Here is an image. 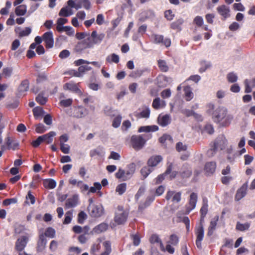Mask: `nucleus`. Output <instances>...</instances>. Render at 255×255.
Listing matches in <instances>:
<instances>
[{
	"mask_svg": "<svg viewBox=\"0 0 255 255\" xmlns=\"http://www.w3.org/2000/svg\"><path fill=\"white\" fill-rule=\"evenodd\" d=\"M33 113L35 118L37 119L43 115L44 111L41 107H36L33 109Z\"/></svg>",
	"mask_w": 255,
	"mask_h": 255,
	"instance_id": "50",
	"label": "nucleus"
},
{
	"mask_svg": "<svg viewBox=\"0 0 255 255\" xmlns=\"http://www.w3.org/2000/svg\"><path fill=\"white\" fill-rule=\"evenodd\" d=\"M166 105L165 102L163 100H161L159 98H155L152 103V107L155 109H159L164 108Z\"/></svg>",
	"mask_w": 255,
	"mask_h": 255,
	"instance_id": "28",
	"label": "nucleus"
},
{
	"mask_svg": "<svg viewBox=\"0 0 255 255\" xmlns=\"http://www.w3.org/2000/svg\"><path fill=\"white\" fill-rule=\"evenodd\" d=\"M63 88L64 90H68L75 93L78 95H82V91L79 89L78 85L75 83L72 82L66 83L64 85Z\"/></svg>",
	"mask_w": 255,
	"mask_h": 255,
	"instance_id": "16",
	"label": "nucleus"
},
{
	"mask_svg": "<svg viewBox=\"0 0 255 255\" xmlns=\"http://www.w3.org/2000/svg\"><path fill=\"white\" fill-rule=\"evenodd\" d=\"M227 78L229 82L235 83L238 80V77L236 73L230 72L227 74Z\"/></svg>",
	"mask_w": 255,
	"mask_h": 255,
	"instance_id": "48",
	"label": "nucleus"
},
{
	"mask_svg": "<svg viewBox=\"0 0 255 255\" xmlns=\"http://www.w3.org/2000/svg\"><path fill=\"white\" fill-rule=\"evenodd\" d=\"M211 65L210 63L207 62H202L201 63V67L199 69V72L200 73L204 72L206 70L209 69L211 67Z\"/></svg>",
	"mask_w": 255,
	"mask_h": 255,
	"instance_id": "58",
	"label": "nucleus"
},
{
	"mask_svg": "<svg viewBox=\"0 0 255 255\" xmlns=\"http://www.w3.org/2000/svg\"><path fill=\"white\" fill-rule=\"evenodd\" d=\"M171 122V117L168 115H160L158 118V123L162 127H165Z\"/></svg>",
	"mask_w": 255,
	"mask_h": 255,
	"instance_id": "19",
	"label": "nucleus"
},
{
	"mask_svg": "<svg viewBox=\"0 0 255 255\" xmlns=\"http://www.w3.org/2000/svg\"><path fill=\"white\" fill-rule=\"evenodd\" d=\"M56 132L55 131H50L47 134L42 135V139L45 141L47 143L49 144L52 142L53 140V137L56 135Z\"/></svg>",
	"mask_w": 255,
	"mask_h": 255,
	"instance_id": "38",
	"label": "nucleus"
},
{
	"mask_svg": "<svg viewBox=\"0 0 255 255\" xmlns=\"http://www.w3.org/2000/svg\"><path fill=\"white\" fill-rule=\"evenodd\" d=\"M158 130V126L156 125H152V126H146L140 127L138 129V131L139 132H154L157 131Z\"/></svg>",
	"mask_w": 255,
	"mask_h": 255,
	"instance_id": "23",
	"label": "nucleus"
},
{
	"mask_svg": "<svg viewBox=\"0 0 255 255\" xmlns=\"http://www.w3.org/2000/svg\"><path fill=\"white\" fill-rule=\"evenodd\" d=\"M43 184L45 188L53 189L56 187L57 184L54 180L48 179L44 181Z\"/></svg>",
	"mask_w": 255,
	"mask_h": 255,
	"instance_id": "39",
	"label": "nucleus"
},
{
	"mask_svg": "<svg viewBox=\"0 0 255 255\" xmlns=\"http://www.w3.org/2000/svg\"><path fill=\"white\" fill-rule=\"evenodd\" d=\"M46 128L42 124H39L36 126L35 131L37 133H42L46 131Z\"/></svg>",
	"mask_w": 255,
	"mask_h": 255,
	"instance_id": "60",
	"label": "nucleus"
},
{
	"mask_svg": "<svg viewBox=\"0 0 255 255\" xmlns=\"http://www.w3.org/2000/svg\"><path fill=\"white\" fill-rule=\"evenodd\" d=\"M217 10L219 14L223 16L224 19H226L230 16V9L229 6L225 4L218 6Z\"/></svg>",
	"mask_w": 255,
	"mask_h": 255,
	"instance_id": "12",
	"label": "nucleus"
},
{
	"mask_svg": "<svg viewBox=\"0 0 255 255\" xmlns=\"http://www.w3.org/2000/svg\"><path fill=\"white\" fill-rule=\"evenodd\" d=\"M31 30L29 27H26L24 29H22L20 27H17L15 29V32L21 37L28 35L31 33Z\"/></svg>",
	"mask_w": 255,
	"mask_h": 255,
	"instance_id": "34",
	"label": "nucleus"
},
{
	"mask_svg": "<svg viewBox=\"0 0 255 255\" xmlns=\"http://www.w3.org/2000/svg\"><path fill=\"white\" fill-rule=\"evenodd\" d=\"M172 137L168 134H164L159 138V141L160 143L163 144H167L168 142H172Z\"/></svg>",
	"mask_w": 255,
	"mask_h": 255,
	"instance_id": "42",
	"label": "nucleus"
},
{
	"mask_svg": "<svg viewBox=\"0 0 255 255\" xmlns=\"http://www.w3.org/2000/svg\"><path fill=\"white\" fill-rule=\"evenodd\" d=\"M43 40L45 43L46 48H51L54 45V38L52 31H49L44 33Z\"/></svg>",
	"mask_w": 255,
	"mask_h": 255,
	"instance_id": "10",
	"label": "nucleus"
},
{
	"mask_svg": "<svg viewBox=\"0 0 255 255\" xmlns=\"http://www.w3.org/2000/svg\"><path fill=\"white\" fill-rule=\"evenodd\" d=\"M247 186L244 185L238 190L236 195V199L238 201L242 199L247 193Z\"/></svg>",
	"mask_w": 255,
	"mask_h": 255,
	"instance_id": "27",
	"label": "nucleus"
},
{
	"mask_svg": "<svg viewBox=\"0 0 255 255\" xmlns=\"http://www.w3.org/2000/svg\"><path fill=\"white\" fill-rule=\"evenodd\" d=\"M227 111L228 110L226 108L223 106L218 107L216 109L214 112L213 116H212L214 122L217 124Z\"/></svg>",
	"mask_w": 255,
	"mask_h": 255,
	"instance_id": "9",
	"label": "nucleus"
},
{
	"mask_svg": "<svg viewBox=\"0 0 255 255\" xmlns=\"http://www.w3.org/2000/svg\"><path fill=\"white\" fill-rule=\"evenodd\" d=\"M45 235L47 237L53 238L55 236V230L51 227H48L45 231Z\"/></svg>",
	"mask_w": 255,
	"mask_h": 255,
	"instance_id": "54",
	"label": "nucleus"
},
{
	"mask_svg": "<svg viewBox=\"0 0 255 255\" xmlns=\"http://www.w3.org/2000/svg\"><path fill=\"white\" fill-rule=\"evenodd\" d=\"M88 113V109L82 106H75L72 109L71 116L77 119L84 118Z\"/></svg>",
	"mask_w": 255,
	"mask_h": 255,
	"instance_id": "5",
	"label": "nucleus"
},
{
	"mask_svg": "<svg viewBox=\"0 0 255 255\" xmlns=\"http://www.w3.org/2000/svg\"><path fill=\"white\" fill-rule=\"evenodd\" d=\"M102 188L101 184L99 182H95L94 184V186L91 187V188H89V193H95L97 191H99L101 190Z\"/></svg>",
	"mask_w": 255,
	"mask_h": 255,
	"instance_id": "53",
	"label": "nucleus"
},
{
	"mask_svg": "<svg viewBox=\"0 0 255 255\" xmlns=\"http://www.w3.org/2000/svg\"><path fill=\"white\" fill-rule=\"evenodd\" d=\"M197 195L195 193H192L190 196L189 205L187 207L186 212L188 214L195 209L197 201Z\"/></svg>",
	"mask_w": 255,
	"mask_h": 255,
	"instance_id": "11",
	"label": "nucleus"
},
{
	"mask_svg": "<svg viewBox=\"0 0 255 255\" xmlns=\"http://www.w3.org/2000/svg\"><path fill=\"white\" fill-rule=\"evenodd\" d=\"M146 140L142 135H134L131 137L132 147L136 150L141 149L144 145Z\"/></svg>",
	"mask_w": 255,
	"mask_h": 255,
	"instance_id": "4",
	"label": "nucleus"
},
{
	"mask_svg": "<svg viewBox=\"0 0 255 255\" xmlns=\"http://www.w3.org/2000/svg\"><path fill=\"white\" fill-rule=\"evenodd\" d=\"M105 36L104 33L98 34L96 30H94L91 33V35L87 37L85 41H82L77 44L76 49L77 50H82L86 48L92 47L95 44H100Z\"/></svg>",
	"mask_w": 255,
	"mask_h": 255,
	"instance_id": "1",
	"label": "nucleus"
},
{
	"mask_svg": "<svg viewBox=\"0 0 255 255\" xmlns=\"http://www.w3.org/2000/svg\"><path fill=\"white\" fill-rule=\"evenodd\" d=\"M182 113L187 117L193 116L194 117L197 118L198 120H200V121L202 120V118L201 115H199L195 113L192 110H187V109L183 110Z\"/></svg>",
	"mask_w": 255,
	"mask_h": 255,
	"instance_id": "40",
	"label": "nucleus"
},
{
	"mask_svg": "<svg viewBox=\"0 0 255 255\" xmlns=\"http://www.w3.org/2000/svg\"><path fill=\"white\" fill-rule=\"evenodd\" d=\"M72 218V212L69 211L66 212L65 214V219L63 222V224H69L71 221Z\"/></svg>",
	"mask_w": 255,
	"mask_h": 255,
	"instance_id": "59",
	"label": "nucleus"
},
{
	"mask_svg": "<svg viewBox=\"0 0 255 255\" xmlns=\"http://www.w3.org/2000/svg\"><path fill=\"white\" fill-rule=\"evenodd\" d=\"M184 20L182 18H179L175 21L171 23L170 27L173 29L181 30V26L183 24Z\"/></svg>",
	"mask_w": 255,
	"mask_h": 255,
	"instance_id": "41",
	"label": "nucleus"
},
{
	"mask_svg": "<svg viewBox=\"0 0 255 255\" xmlns=\"http://www.w3.org/2000/svg\"><path fill=\"white\" fill-rule=\"evenodd\" d=\"M151 38L152 41L155 43H160L163 41V36L161 35L152 34Z\"/></svg>",
	"mask_w": 255,
	"mask_h": 255,
	"instance_id": "55",
	"label": "nucleus"
},
{
	"mask_svg": "<svg viewBox=\"0 0 255 255\" xmlns=\"http://www.w3.org/2000/svg\"><path fill=\"white\" fill-rule=\"evenodd\" d=\"M196 235V245L198 248H202V241L204 236V230L203 225L200 224L199 227H197L195 231Z\"/></svg>",
	"mask_w": 255,
	"mask_h": 255,
	"instance_id": "7",
	"label": "nucleus"
},
{
	"mask_svg": "<svg viewBox=\"0 0 255 255\" xmlns=\"http://www.w3.org/2000/svg\"><path fill=\"white\" fill-rule=\"evenodd\" d=\"M105 251L100 255H109L111 252V243L109 241H105L103 243Z\"/></svg>",
	"mask_w": 255,
	"mask_h": 255,
	"instance_id": "45",
	"label": "nucleus"
},
{
	"mask_svg": "<svg viewBox=\"0 0 255 255\" xmlns=\"http://www.w3.org/2000/svg\"><path fill=\"white\" fill-rule=\"evenodd\" d=\"M162 157L160 155H154L150 157L147 161V164L151 168L156 167L161 161Z\"/></svg>",
	"mask_w": 255,
	"mask_h": 255,
	"instance_id": "15",
	"label": "nucleus"
},
{
	"mask_svg": "<svg viewBox=\"0 0 255 255\" xmlns=\"http://www.w3.org/2000/svg\"><path fill=\"white\" fill-rule=\"evenodd\" d=\"M158 65L160 70L162 72H167L168 70V66L166 61L163 60H159Z\"/></svg>",
	"mask_w": 255,
	"mask_h": 255,
	"instance_id": "47",
	"label": "nucleus"
},
{
	"mask_svg": "<svg viewBox=\"0 0 255 255\" xmlns=\"http://www.w3.org/2000/svg\"><path fill=\"white\" fill-rule=\"evenodd\" d=\"M250 224L249 223L241 224L238 222L236 225V229L240 231H244L249 229Z\"/></svg>",
	"mask_w": 255,
	"mask_h": 255,
	"instance_id": "49",
	"label": "nucleus"
},
{
	"mask_svg": "<svg viewBox=\"0 0 255 255\" xmlns=\"http://www.w3.org/2000/svg\"><path fill=\"white\" fill-rule=\"evenodd\" d=\"M218 220H219V217L215 216L211 221L210 225L208 227V233H207L208 236H211L213 234L214 231L216 229V227Z\"/></svg>",
	"mask_w": 255,
	"mask_h": 255,
	"instance_id": "22",
	"label": "nucleus"
},
{
	"mask_svg": "<svg viewBox=\"0 0 255 255\" xmlns=\"http://www.w3.org/2000/svg\"><path fill=\"white\" fill-rule=\"evenodd\" d=\"M120 61L119 55L115 53H113L108 55L106 58V62L108 63H118Z\"/></svg>",
	"mask_w": 255,
	"mask_h": 255,
	"instance_id": "30",
	"label": "nucleus"
},
{
	"mask_svg": "<svg viewBox=\"0 0 255 255\" xmlns=\"http://www.w3.org/2000/svg\"><path fill=\"white\" fill-rule=\"evenodd\" d=\"M73 14L72 9L68 6L62 7L59 11V15L61 16L67 17Z\"/></svg>",
	"mask_w": 255,
	"mask_h": 255,
	"instance_id": "31",
	"label": "nucleus"
},
{
	"mask_svg": "<svg viewBox=\"0 0 255 255\" xmlns=\"http://www.w3.org/2000/svg\"><path fill=\"white\" fill-rule=\"evenodd\" d=\"M27 11V6L25 4L17 6L15 9V12L17 16L24 15Z\"/></svg>",
	"mask_w": 255,
	"mask_h": 255,
	"instance_id": "32",
	"label": "nucleus"
},
{
	"mask_svg": "<svg viewBox=\"0 0 255 255\" xmlns=\"http://www.w3.org/2000/svg\"><path fill=\"white\" fill-rule=\"evenodd\" d=\"M150 242L151 244H156L160 248L161 251H164L165 248L159 237L156 235H153L150 238Z\"/></svg>",
	"mask_w": 255,
	"mask_h": 255,
	"instance_id": "21",
	"label": "nucleus"
},
{
	"mask_svg": "<svg viewBox=\"0 0 255 255\" xmlns=\"http://www.w3.org/2000/svg\"><path fill=\"white\" fill-rule=\"evenodd\" d=\"M127 184L125 183L120 184L117 186L116 189V191L119 195H123L126 191Z\"/></svg>",
	"mask_w": 255,
	"mask_h": 255,
	"instance_id": "46",
	"label": "nucleus"
},
{
	"mask_svg": "<svg viewBox=\"0 0 255 255\" xmlns=\"http://www.w3.org/2000/svg\"><path fill=\"white\" fill-rule=\"evenodd\" d=\"M208 211V205L207 204H204L203 206L202 207L200 212L201 214V221H202L204 220V218L205 216H206V214L207 213Z\"/></svg>",
	"mask_w": 255,
	"mask_h": 255,
	"instance_id": "63",
	"label": "nucleus"
},
{
	"mask_svg": "<svg viewBox=\"0 0 255 255\" xmlns=\"http://www.w3.org/2000/svg\"><path fill=\"white\" fill-rule=\"evenodd\" d=\"M215 105L213 103H209L206 106L207 113L213 116V114L216 109H215Z\"/></svg>",
	"mask_w": 255,
	"mask_h": 255,
	"instance_id": "61",
	"label": "nucleus"
},
{
	"mask_svg": "<svg viewBox=\"0 0 255 255\" xmlns=\"http://www.w3.org/2000/svg\"><path fill=\"white\" fill-rule=\"evenodd\" d=\"M184 91L185 100L187 101H190L194 97L191 88L189 86H186L184 88Z\"/></svg>",
	"mask_w": 255,
	"mask_h": 255,
	"instance_id": "33",
	"label": "nucleus"
},
{
	"mask_svg": "<svg viewBox=\"0 0 255 255\" xmlns=\"http://www.w3.org/2000/svg\"><path fill=\"white\" fill-rule=\"evenodd\" d=\"M105 114L111 117H115L118 114V111L110 107H106L104 109Z\"/></svg>",
	"mask_w": 255,
	"mask_h": 255,
	"instance_id": "43",
	"label": "nucleus"
},
{
	"mask_svg": "<svg viewBox=\"0 0 255 255\" xmlns=\"http://www.w3.org/2000/svg\"><path fill=\"white\" fill-rule=\"evenodd\" d=\"M89 213L93 217H99L104 214V208L101 205H89Z\"/></svg>",
	"mask_w": 255,
	"mask_h": 255,
	"instance_id": "6",
	"label": "nucleus"
},
{
	"mask_svg": "<svg viewBox=\"0 0 255 255\" xmlns=\"http://www.w3.org/2000/svg\"><path fill=\"white\" fill-rule=\"evenodd\" d=\"M171 170V165H170L164 174L158 175L157 177L155 179V184H159L161 182H162V181L164 179L165 176L169 174Z\"/></svg>",
	"mask_w": 255,
	"mask_h": 255,
	"instance_id": "36",
	"label": "nucleus"
},
{
	"mask_svg": "<svg viewBox=\"0 0 255 255\" xmlns=\"http://www.w3.org/2000/svg\"><path fill=\"white\" fill-rule=\"evenodd\" d=\"M216 164L215 162H209L206 163L204 170L208 175L213 174L216 169Z\"/></svg>",
	"mask_w": 255,
	"mask_h": 255,
	"instance_id": "24",
	"label": "nucleus"
},
{
	"mask_svg": "<svg viewBox=\"0 0 255 255\" xmlns=\"http://www.w3.org/2000/svg\"><path fill=\"white\" fill-rule=\"evenodd\" d=\"M135 168L136 166L135 164L133 163L128 164L126 170L120 168L116 173V177L118 179H121L123 181L128 180L131 178L134 174Z\"/></svg>",
	"mask_w": 255,
	"mask_h": 255,
	"instance_id": "2",
	"label": "nucleus"
},
{
	"mask_svg": "<svg viewBox=\"0 0 255 255\" xmlns=\"http://www.w3.org/2000/svg\"><path fill=\"white\" fill-rule=\"evenodd\" d=\"M150 111L148 108L143 109L140 113L138 114V118H148L150 115Z\"/></svg>",
	"mask_w": 255,
	"mask_h": 255,
	"instance_id": "52",
	"label": "nucleus"
},
{
	"mask_svg": "<svg viewBox=\"0 0 255 255\" xmlns=\"http://www.w3.org/2000/svg\"><path fill=\"white\" fill-rule=\"evenodd\" d=\"M108 226L106 223H101L99 225L96 226L92 231L91 233L94 234H100L103 232L106 231L108 229Z\"/></svg>",
	"mask_w": 255,
	"mask_h": 255,
	"instance_id": "25",
	"label": "nucleus"
},
{
	"mask_svg": "<svg viewBox=\"0 0 255 255\" xmlns=\"http://www.w3.org/2000/svg\"><path fill=\"white\" fill-rule=\"evenodd\" d=\"M233 119V115L229 114L228 111L217 124H218L220 127H228L231 124Z\"/></svg>",
	"mask_w": 255,
	"mask_h": 255,
	"instance_id": "8",
	"label": "nucleus"
},
{
	"mask_svg": "<svg viewBox=\"0 0 255 255\" xmlns=\"http://www.w3.org/2000/svg\"><path fill=\"white\" fill-rule=\"evenodd\" d=\"M245 85V93H250L255 88V78L245 79L244 82Z\"/></svg>",
	"mask_w": 255,
	"mask_h": 255,
	"instance_id": "14",
	"label": "nucleus"
},
{
	"mask_svg": "<svg viewBox=\"0 0 255 255\" xmlns=\"http://www.w3.org/2000/svg\"><path fill=\"white\" fill-rule=\"evenodd\" d=\"M78 201L79 195L78 194H74L66 200L65 207L66 208L74 207L78 205Z\"/></svg>",
	"mask_w": 255,
	"mask_h": 255,
	"instance_id": "18",
	"label": "nucleus"
},
{
	"mask_svg": "<svg viewBox=\"0 0 255 255\" xmlns=\"http://www.w3.org/2000/svg\"><path fill=\"white\" fill-rule=\"evenodd\" d=\"M100 248L101 246L99 244H93L91 248V253L93 255H98V253Z\"/></svg>",
	"mask_w": 255,
	"mask_h": 255,
	"instance_id": "57",
	"label": "nucleus"
},
{
	"mask_svg": "<svg viewBox=\"0 0 255 255\" xmlns=\"http://www.w3.org/2000/svg\"><path fill=\"white\" fill-rule=\"evenodd\" d=\"M56 29L59 32L65 31L69 35H72L74 34V31L72 27L69 26H56Z\"/></svg>",
	"mask_w": 255,
	"mask_h": 255,
	"instance_id": "29",
	"label": "nucleus"
},
{
	"mask_svg": "<svg viewBox=\"0 0 255 255\" xmlns=\"http://www.w3.org/2000/svg\"><path fill=\"white\" fill-rule=\"evenodd\" d=\"M46 244V241L44 235H40L39 236V241L38 243V250L42 251L44 248Z\"/></svg>",
	"mask_w": 255,
	"mask_h": 255,
	"instance_id": "44",
	"label": "nucleus"
},
{
	"mask_svg": "<svg viewBox=\"0 0 255 255\" xmlns=\"http://www.w3.org/2000/svg\"><path fill=\"white\" fill-rule=\"evenodd\" d=\"M175 148L178 152H182L187 150V146L182 142H178L176 144Z\"/></svg>",
	"mask_w": 255,
	"mask_h": 255,
	"instance_id": "51",
	"label": "nucleus"
},
{
	"mask_svg": "<svg viewBox=\"0 0 255 255\" xmlns=\"http://www.w3.org/2000/svg\"><path fill=\"white\" fill-rule=\"evenodd\" d=\"M3 145L6 146V149H15L18 146V143L17 142L13 141L11 137L7 135L5 138V143Z\"/></svg>",
	"mask_w": 255,
	"mask_h": 255,
	"instance_id": "20",
	"label": "nucleus"
},
{
	"mask_svg": "<svg viewBox=\"0 0 255 255\" xmlns=\"http://www.w3.org/2000/svg\"><path fill=\"white\" fill-rule=\"evenodd\" d=\"M29 82L27 80L23 81L18 89V94L22 95L29 89Z\"/></svg>",
	"mask_w": 255,
	"mask_h": 255,
	"instance_id": "26",
	"label": "nucleus"
},
{
	"mask_svg": "<svg viewBox=\"0 0 255 255\" xmlns=\"http://www.w3.org/2000/svg\"><path fill=\"white\" fill-rule=\"evenodd\" d=\"M128 215V211L125 210L123 207L119 206L115 212L114 221L118 225L123 224L126 222Z\"/></svg>",
	"mask_w": 255,
	"mask_h": 255,
	"instance_id": "3",
	"label": "nucleus"
},
{
	"mask_svg": "<svg viewBox=\"0 0 255 255\" xmlns=\"http://www.w3.org/2000/svg\"><path fill=\"white\" fill-rule=\"evenodd\" d=\"M60 149L62 152L65 154H68L70 152V146L65 143L60 144Z\"/></svg>",
	"mask_w": 255,
	"mask_h": 255,
	"instance_id": "64",
	"label": "nucleus"
},
{
	"mask_svg": "<svg viewBox=\"0 0 255 255\" xmlns=\"http://www.w3.org/2000/svg\"><path fill=\"white\" fill-rule=\"evenodd\" d=\"M153 170L154 168H151L148 165L143 167L140 170V173L143 177V179L146 178Z\"/></svg>",
	"mask_w": 255,
	"mask_h": 255,
	"instance_id": "37",
	"label": "nucleus"
},
{
	"mask_svg": "<svg viewBox=\"0 0 255 255\" xmlns=\"http://www.w3.org/2000/svg\"><path fill=\"white\" fill-rule=\"evenodd\" d=\"M122 121V116L120 115H117L114 119L112 123V126L115 128L120 127Z\"/></svg>",
	"mask_w": 255,
	"mask_h": 255,
	"instance_id": "56",
	"label": "nucleus"
},
{
	"mask_svg": "<svg viewBox=\"0 0 255 255\" xmlns=\"http://www.w3.org/2000/svg\"><path fill=\"white\" fill-rule=\"evenodd\" d=\"M90 228L88 226H85L84 228H82L79 226H75L73 228V231L77 234H80L83 233L85 234H88Z\"/></svg>",
	"mask_w": 255,
	"mask_h": 255,
	"instance_id": "35",
	"label": "nucleus"
},
{
	"mask_svg": "<svg viewBox=\"0 0 255 255\" xmlns=\"http://www.w3.org/2000/svg\"><path fill=\"white\" fill-rule=\"evenodd\" d=\"M28 238L26 236H22L17 239L15 244L16 250L18 251H23L28 242Z\"/></svg>",
	"mask_w": 255,
	"mask_h": 255,
	"instance_id": "13",
	"label": "nucleus"
},
{
	"mask_svg": "<svg viewBox=\"0 0 255 255\" xmlns=\"http://www.w3.org/2000/svg\"><path fill=\"white\" fill-rule=\"evenodd\" d=\"M179 239L178 237L175 235H172L170 237V240L168 242V243L176 246L178 244Z\"/></svg>",
	"mask_w": 255,
	"mask_h": 255,
	"instance_id": "62",
	"label": "nucleus"
},
{
	"mask_svg": "<svg viewBox=\"0 0 255 255\" xmlns=\"http://www.w3.org/2000/svg\"><path fill=\"white\" fill-rule=\"evenodd\" d=\"M92 69V67L89 66H80L78 71L73 70L71 73L75 77H82L86 71H90Z\"/></svg>",
	"mask_w": 255,
	"mask_h": 255,
	"instance_id": "17",
	"label": "nucleus"
}]
</instances>
